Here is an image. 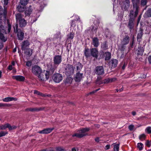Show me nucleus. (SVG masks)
<instances>
[{
  "label": "nucleus",
  "mask_w": 151,
  "mask_h": 151,
  "mask_svg": "<svg viewBox=\"0 0 151 151\" xmlns=\"http://www.w3.org/2000/svg\"><path fill=\"white\" fill-rule=\"evenodd\" d=\"M74 34L72 32L68 34L67 35L68 39H73L74 37Z\"/></svg>",
  "instance_id": "nucleus-33"
},
{
  "label": "nucleus",
  "mask_w": 151,
  "mask_h": 151,
  "mask_svg": "<svg viewBox=\"0 0 151 151\" xmlns=\"http://www.w3.org/2000/svg\"><path fill=\"white\" fill-rule=\"evenodd\" d=\"M16 127L15 126L11 125L8 123H7L4 125L0 126V129H5L6 128H8L9 130H12L16 128Z\"/></svg>",
  "instance_id": "nucleus-12"
},
{
  "label": "nucleus",
  "mask_w": 151,
  "mask_h": 151,
  "mask_svg": "<svg viewBox=\"0 0 151 151\" xmlns=\"http://www.w3.org/2000/svg\"><path fill=\"white\" fill-rule=\"evenodd\" d=\"M72 79L70 77H68L66 79L65 83L66 84H70L72 82Z\"/></svg>",
  "instance_id": "nucleus-35"
},
{
  "label": "nucleus",
  "mask_w": 151,
  "mask_h": 151,
  "mask_svg": "<svg viewBox=\"0 0 151 151\" xmlns=\"http://www.w3.org/2000/svg\"><path fill=\"white\" fill-rule=\"evenodd\" d=\"M3 21L2 19H0V33L7 34L9 33L12 28V25L8 20H7V24L5 27L2 24Z\"/></svg>",
  "instance_id": "nucleus-1"
},
{
  "label": "nucleus",
  "mask_w": 151,
  "mask_h": 151,
  "mask_svg": "<svg viewBox=\"0 0 151 151\" xmlns=\"http://www.w3.org/2000/svg\"><path fill=\"white\" fill-rule=\"evenodd\" d=\"M55 150L56 151H67L61 147H56Z\"/></svg>",
  "instance_id": "nucleus-40"
},
{
  "label": "nucleus",
  "mask_w": 151,
  "mask_h": 151,
  "mask_svg": "<svg viewBox=\"0 0 151 151\" xmlns=\"http://www.w3.org/2000/svg\"><path fill=\"white\" fill-rule=\"evenodd\" d=\"M145 131L148 134H150L151 133V127H147Z\"/></svg>",
  "instance_id": "nucleus-41"
},
{
  "label": "nucleus",
  "mask_w": 151,
  "mask_h": 151,
  "mask_svg": "<svg viewBox=\"0 0 151 151\" xmlns=\"http://www.w3.org/2000/svg\"><path fill=\"white\" fill-rule=\"evenodd\" d=\"M134 20L133 18H130L129 20L128 27L130 29H132L133 27L134 24L133 23Z\"/></svg>",
  "instance_id": "nucleus-22"
},
{
  "label": "nucleus",
  "mask_w": 151,
  "mask_h": 151,
  "mask_svg": "<svg viewBox=\"0 0 151 151\" xmlns=\"http://www.w3.org/2000/svg\"><path fill=\"white\" fill-rule=\"evenodd\" d=\"M13 67L12 65H10L8 66V69L10 70H11L12 69Z\"/></svg>",
  "instance_id": "nucleus-55"
},
{
  "label": "nucleus",
  "mask_w": 151,
  "mask_h": 151,
  "mask_svg": "<svg viewBox=\"0 0 151 151\" xmlns=\"http://www.w3.org/2000/svg\"><path fill=\"white\" fill-rule=\"evenodd\" d=\"M99 89H98L97 90H96L95 91H92V92H90V93H89V94H93V93L95 92H96V91H98V90H99Z\"/></svg>",
  "instance_id": "nucleus-56"
},
{
  "label": "nucleus",
  "mask_w": 151,
  "mask_h": 151,
  "mask_svg": "<svg viewBox=\"0 0 151 151\" xmlns=\"http://www.w3.org/2000/svg\"><path fill=\"white\" fill-rule=\"evenodd\" d=\"M26 110L31 112H34L39 111L40 110V109L37 108H29L26 109Z\"/></svg>",
  "instance_id": "nucleus-27"
},
{
  "label": "nucleus",
  "mask_w": 151,
  "mask_h": 151,
  "mask_svg": "<svg viewBox=\"0 0 151 151\" xmlns=\"http://www.w3.org/2000/svg\"><path fill=\"white\" fill-rule=\"evenodd\" d=\"M42 71V70L40 67L37 65H35L32 67V72L36 76L39 75Z\"/></svg>",
  "instance_id": "nucleus-10"
},
{
  "label": "nucleus",
  "mask_w": 151,
  "mask_h": 151,
  "mask_svg": "<svg viewBox=\"0 0 151 151\" xmlns=\"http://www.w3.org/2000/svg\"><path fill=\"white\" fill-rule=\"evenodd\" d=\"M111 63L112 64V67L115 68L117 65V60L116 59H113L111 60Z\"/></svg>",
  "instance_id": "nucleus-28"
},
{
  "label": "nucleus",
  "mask_w": 151,
  "mask_h": 151,
  "mask_svg": "<svg viewBox=\"0 0 151 151\" xmlns=\"http://www.w3.org/2000/svg\"><path fill=\"white\" fill-rule=\"evenodd\" d=\"M52 78L54 82L57 83H59L62 80L63 76L61 74L57 73L53 75Z\"/></svg>",
  "instance_id": "nucleus-8"
},
{
  "label": "nucleus",
  "mask_w": 151,
  "mask_h": 151,
  "mask_svg": "<svg viewBox=\"0 0 151 151\" xmlns=\"http://www.w3.org/2000/svg\"><path fill=\"white\" fill-rule=\"evenodd\" d=\"M9 0H4V4L5 5H7L9 2Z\"/></svg>",
  "instance_id": "nucleus-52"
},
{
  "label": "nucleus",
  "mask_w": 151,
  "mask_h": 151,
  "mask_svg": "<svg viewBox=\"0 0 151 151\" xmlns=\"http://www.w3.org/2000/svg\"><path fill=\"white\" fill-rule=\"evenodd\" d=\"M76 67L77 71L79 72L82 68V65L80 62H78L77 63Z\"/></svg>",
  "instance_id": "nucleus-30"
},
{
  "label": "nucleus",
  "mask_w": 151,
  "mask_h": 151,
  "mask_svg": "<svg viewBox=\"0 0 151 151\" xmlns=\"http://www.w3.org/2000/svg\"><path fill=\"white\" fill-rule=\"evenodd\" d=\"M11 64H12V65H12H12L14 66V65H15V62L14 61H13L12 62Z\"/></svg>",
  "instance_id": "nucleus-62"
},
{
  "label": "nucleus",
  "mask_w": 151,
  "mask_h": 151,
  "mask_svg": "<svg viewBox=\"0 0 151 151\" xmlns=\"http://www.w3.org/2000/svg\"><path fill=\"white\" fill-rule=\"evenodd\" d=\"M0 39L3 42H5L7 40V38L4 37L3 33H0Z\"/></svg>",
  "instance_id": "nucleus-29"
},
{
  "label": "nucleus",
  "mask_w": 151,
  "mask_h": 151,
  "mask_svg": "<svg viewBox=\"0 0 151 151\" xmlns=\"http://www.w3.org/2000/svg\"><path fill=\"white\" fill-rule=\"evenodd\" d=\"M110 147V145H106L105 147V149L106 150H107L109 149Z\"/></svg>",
  "instance_id": "nucleus-53"
},
{
  "label": "nucleus",
  "mask_w": 151,
  "mask_h": 151,
  "mask_svg": "<svg viewBox=\"0 0 151 151\" xmlns=\"http://www.w3.org/2000/svg\"><path fill=\"white\" fill-rule=\"evenodd\" d=\"M49 72L47 71H44L43 72L41 71L37 76L40 80L44 81L47 80L49 77Z\"/></svg>",
  "instance_id": "nucleus-5"
},
{
  "label": "nucleus",
  "mask_w": 151,
  "mask_h": 151,
  "mask_svg": "<svg viewBox=\"0 0 151 151\" xmlns=\"http://www.w3.org/2000/svg\"><path fill=\"white\" fill-rule=\"evenodd\" d=\"M72 151H76V149L75 148H73L72 149Z\"/></svg>",
  "instance_id": "nucleus-64"
},
{
  "label": "nucleus",
  "mask_w": 151,
  "mask_h": 151,
  "mask_svg": "<svg viewBox=\"0 0 151 151\" xmlns=\"http://www.w3.org/2000/svg\"><path fill=\"white\" fill-rule=\"evenodd\" d=\"M29 45V43L27 40L24 41L22 45H21V49L22 50H24L26 47L28 46Z\"/></svg>",
  "instance_id": "nucleus-19"
},
{
  "label": "nucleus",
  "mask_w": 151,
  "mask_h": 151,
  "mask_svg": "<svg viewBox=\"0 0 151 151\" xmlns=\"http://www.w3.org/2000/svg\"><path fill=\"white\" fill-rule=\"evenodd\" d=\"M7 14L6 9H3L1 6H0V19L4 20H5L6 19V15Z\"/></svg>",
  "instance_id": "nucleus-9"
},
{
  "label": "nucleus",
  "mask_w": 151,
  "mask_h": 151,
  "mask_svg": "<svg viewBox=\"0 0 151 151\" xmlns=\"http://www.w3.org/2000/svg\"><path fill=\"white\" fill-rule=\"evenodd\" d=\"M91 55L93 57L97 58L98 56V51L96 48H92L90 50Z\"/></svg>",
  "instance_id": "nucleus-15"
},
{
  "label": "nucleus",
  "mask_w": 151,
  "mask_h": 151,
  "mask_svg": "<svg viewBox=\"0 0 151 151\" xmlns=\"http://www.w3.org/2000/svg\"><path fill=\"white\" fill-rule=\"evenodd\" d=\"M54 128H47L44 129L41 131H38V133L40 134H47L50 133Z\"/></svg>",
  "instance_id": "nucleus-16"
},
{
  "label": "nucleus",
  "mask_w": 151,
  "mask_h": 151,
  "mask_svg": "<svg viewBox=\"0 0 151 151\" xmlns=\"http://www.w3.org/2000/svg\"><path fill=\"white\" fill-rule=\"evenodd\" d=\"M26 65L28 66H31L32 65V62L30 61H29L26 63Z\"/></svg>",
  "instance_id": "nucleus-50"
},
{
  "label": "nucleus",
  "mask_w": 151,
  "mask_h": 151,
  "mask_svg": "<svg viewBox=\"0 0 151 151\" xmlns=\"http://www.w3.org/2000/svg\"><path fill=\"white\" fill-rule=\"evenodd\" d=\"M145 137L146 136L145 134H143L139 136V139L141 140H143L145 139Z\"/></svg>",
  "instance_id": "nucleus-43"
},
{
  "label": "nucleus",
  "mask_w": 151,
  "mask_h": 151,
  "mask_svg": "<svg viewBox=\"0 0 151 151\" xmlns=\"http://www.w3.org/2000/svg\"><path fill=\"white\" fill-rule=\"evenodd\" d=\"M95 141L97 142H99V137H97L95 139Z\"/></svg>",
  "instance_id": "nucleus-60"
},
{
  "label": "nucleus",
  "mask_w": 151,
  "mask_h": 151,
  "mask_svg": "<svg viewBox=\"0 0 151 151\" xmlns=\"http://www.w3.org/2000/svg\"><path fill=\"white\" fill-rule=\"evenodd\" d=\"M17 9L19 12H20L24 11L25 9V6L21 5H19L17 8Z\"/></svg>",
  "instance_id": "nucleus-24"
},
{
  "label": "nucleus",
  "mask_w": 151,
  "mask_h": 151,
  "mask_svg": "<svg viewBox=\"0 0 151 151\" xmlns=\"http://www.w3.org/2000/svg\"><path fill=\"white\" fill-rule=\"evenodd\" d=\"M119 144H115L114 146V151H119Z\"/></svg>",
  "instance_id": "nucleus-37"
},
{
  "label": "nucleus",
  "mask_w": 151,
  "mask_h": 151,
  "mask_svg": "<svg viewBox=\"0 0 151 151\" xmlns=\"http://www.w3.org/2000/svg\"><path fill=\"white\" fill-rule=\"evenodd\" d=\"M132 1L134 9L135 10L134 12V17H136L138 13L139 7L137 4L139 3V0H132Z\"/></svg>",
  "instance_id": "nucleus-7"
},
{
  "label": "nucleus",
  "mask_w": 151,
  "mask_h": 151,
  "mask_svg": "<svg viewBox=\"0 0 151 151\" xmlns=\"http://www.w3.org/2000/svg\"><path fill=\"white\" fill-rule=\"evenodd\" d=\"M132 114L134 116L136 114V113L135 111H132Z\"/></svg>",
  "instance_id": "nucleus-63"
},
{
  "label": "nucleus",
  "mask_w": 151,
  "mask_h": 151,
  "mask_svg": "<svg viewBox=\"0 0 151 151\" xmlns=\"http://www.w3.org/2000/svg\"><path fill=\"white\" fill-rule=\"evenodd\" d=\"M116 80V78H108L105 80L104 82L106 83H108L114 82Z\"/></svg>",
  "instance_id": "nucleus-25"
},
{
  "label": "nucleus",
  "mask_w": 151,
  "mask_h": 151,
  "mask_svg": "<svg viewBox=\"0 0 151 151\" xmlns=\"http://www.w3.org/2000/svg\"><path fill=\"white\" fill-rule=\"evenodd\" d=\"M89 129V128H83L81 130L78 131L77 133L73 134L72 136L73 137H76L78 138L82 137L87 134L86 132L88 131Z\"/></svg>",
  "instance_id": "nucleus-3"
},
{
  "label": "nucleus",
  "mask_w": 151,
  "mask_h": 151,
  "mask_svg": "<svg viewBox=\"0 0 151 151\" xmlns=\"http://www.w3.org/2000/svg\"><path fill=\"white\" fill-rule=\"evenodd\" d=\"M111 53L109 52H105V60H109L111 58Z\"/></svg>",
  "instance_id": "nucleus-31"
},
{
  "label": "nucleus",
  "mask_w": 151,
  "mask_h": 151,
  "mask_svg": "<svg viewBox=\"0 0 151 151\" xmlns=\"http://www.w3.org/2000/svg\"><path fill=\"white\" fill-rule=\"evenodd\" d=\"M92 42L93 45L95 47H97L99 45V40L96 37H94L93 38Z\"/></svg>",
  "instance_id": "nucleus-21"
},
{
  "label": "nucleus",
  "mask_w": 151,
  "mask_h": 151,
  "mask_svg": "<svg viewBox=\"0 0 151 151\" xmlns=\"http://www.w3.org/2000/svg\"><path fill=\"white\" fill-rule=\"evenodd\" d=\"M143 35V32L142 31H140V32L137 34V40L140 39Z\"/></svg>",
  "instance_id": "nucleus-38"
},
{
  "label": "nucleus",
  "mask_w": 151,
  "mask_h": 151,
  "mask_svg": "<svg viewBox=\"0 0 151 151\" xmlns=\"http://www.w3.org/2000/svg\"><path fill=\"white\" fill-rule=\"evenodd\" d=\"M146 77V75L145 74H143L142 76H141L142 78H145Z\"/></svg>",
  "instance_id": "nucleus-61"
},
{
  "label": "nucleus",
  "mask_w": 151,
  "mask_h": 151,
  "mask_svg": "<svg viewBox=\"0 0 151 151\" xmlns=\"http://www.w3.org/2000/svg\"><path fill=\"white\" fill-rule=\"evenodd\" d=\"M144 51V48L142 47H139L137 49V53L138 55H142Z\"/></svg>",
  "instance_id": "nucleus-23"
},
{
  "label": "nucleus",
  "mask_w": 151,
  "mask_h": 151,
  "mask_svg": "<svg viewBox=\"0 0 151 151\" xmlns=\"http://www.w3.org/2000/svg\"><path fill=\"white\" fill-rule=\"evenodd\" d=\"M130 131H132L134 130V126L133 125H130L128 127Z\"/></svg>",
  "instance_id": "nucleus-47"
},
{
  "label": "nucleus",
  "mask_w": 151,
  "mask_h": 151,
  "mask_svg": "<svg viewBox=\"0 0 151 151\" xmlns=\"http://www.w3.org/2000/svg\"><path fill=\"white\" fill-rule=\"evenodd\" d=\"M25 53L29 56H30L32 53V50L30 49H28L26 52H25Z\"/></svg>",
  "instance_id": "nucleus-34"
},
{
  "label": "nucleus",
  "mask_w": 151,
  "mask_h": 151,
  "mask_svg": "<svg viewBox=\"0 0 151 151\" xmlns=\"http://www.w3.org/2000/svg\"><path fill=\"white\" fill-rule=\"evenodd\" d=\"M11 106V105L10 104H6L4 103H0V107H7Z\"/></svg>",
  "instance_id": "nucleus-44"
},
{
  "label": "nucleus",
  "mask_w": 151,
  "mask_h": 151,
  "mask_svg": "<svg viewBox=\"0 0 151 151\" xmlns=\"http://www.w3.org/2000/svg\"><path fill=\"white\" fill-rule=\"evenodd\" d=\"M32 10L31 9L29 8L25 12V14L26 16H28L31 13Z\"/></svg>",
  "instance_id": "nucleus-36"
},
{
  "label": "nucleus",
  "mask_w": 151,
  "mask_h": 151,
  "mask_svg": "<svg viewBox=\"0 0 151 151\" xmlns=\"http://www.w3.org/2000/svg\"><path fill=\"white\" fill-rule=\"evenodd\" d=\"M142 146L143 144L141 143H139L137 144V147L140 150L142 149Z\"/></svg>",
  "instance_id": "nucleus-42"
},
{
  "label": "nucleus",
  "mask_w": 151,
  "mask_h": 151,
  "mask_svg": "<svg viewBox=\"0 0 151 151\" xmlns=\"http://www.w3.org/2000/svg\"><path fill=\"white\" fill-rule=\"evenodd\" d=\"M146 145L148 147H150L151 145V142L149 140H147L145 143Z\"/></svg>",
  "instance_id": "nucleus-46"
},
{
  "label": "nucleus",
  "mask_w": 151,
  "mask_h": 151,
  "mask_svg": "<svg viewBox=\"0 0 151 151\" xmlns=\"http://www.w3.org/2000/svg\"><path fill=\"white\" fill-rule=\"evenodd\" d=\"M148 60L149 63L151 64V55L148 56Z\"/></svg>",
  "instance_id": "nucleus-54"
},
{
  "label": "nucleus",
  "mask_w": 151,
  "mask_h": 151,
  "mask_svg": "<svg viewBox=\"0 0 151 151\" xmlns=\"http://www.w3.org/2000/svg\"><path fill=\"white\" fill-rule=\"evenodd\" d=\"M91 30H92L93 32L96 33V32L97 30V28L96 27H92L91 28Z\"/></svg>",
  "instance_id": "nucleus-49"
},
{
  "label": "nucleus",
  "mask_w": 151,
  "mask_h": 151,
  "mask_svg": "<svg viewBox=\"0 0 151 151\" xmlns=\"http://www.w3.org/2000/svg\"><path fill=\"white\" fill-rule=\"evenodd\" d=\"M16 100H17V99L16 98L12 97H7L2 99V101H3L6 102Z\"/></svg>",
  "instance_id": "nucleus-20"
},
{
  "label": "nucleus",
  "mask_w": 151,
  "mask_h": 151,
  "mask_svg": "<svg viewBox=\"0 0 151 151\" xmlns=\"http://www.w3.org/2000/svg\"><path fill=\"white\" fill-rule=\"evenodd\" d=\"M141 3L142 5L145 6L147 4V0H142Z\"/></svg>",
  "instance_id": "nucleus-48"
},
{
  "label": "nucleus",
  "mask_w": 151,
  "mask_h": 151,
  "mask_svg": "<svg viewBox=\"0 0 151 151\" xmlns=\"http://www.w3.org/2000/svg\"><path fill=\"white\" fill-rule=\"evenodd\" d=\"M129 37L128 36H125V37L123 38L121 43L122 45H126L129 42Z\"/></svg>",
  "instance_id": "nucleus-18"
},
{
  "label": "nucleus",
  "mask_w": 151,
  "mask_h": 151,
  "mask_svg": "<svg viewBox=\"0 0 151 151\" xmlns=\"http://www.w3.org/2000/svg\"><path fill=\"white\" fill-rule=\"evenodd\" d=\"M144 16L145 17H151V9H148L147 11L145 13Z\"/></svg>",
  "instance_id": "nucleus-26"
},
{
  "label": "nucleus",
  "mask_w": 151,
  "mask_h": 151,
  "mask_svg": "<svg viewBox=\"0 0 151 151\" xmlns=\"http://www.w3.org/2000/svg\"><path fill=\"white\" fill-rule=\"evenodd\" d=\"M34 93L37 94L38 95H40V92L37 91L35 90L34 91Z\"/></svg>",
  "instance_id": "nucleus-59"
},
{
  "label": "nucleus",
  "mask_w": 151,
  "mask_h": 151,
  "mask_svg": "<svg viewBox=\"0 0 151 151\" xmlns=\"http://www.w3.org/2000/svg\"><path fill=\"white\" fill-rule=\"evenodd\" d=\"M74 68L73 66L71 65L68 64L65 69V74L67 76L72 75L74 73Z\"/></svg>",
  "instance_id": "nucleus-6"
},
{
  "label": "nucleus",
  "mask_w": 151,
  "mask_h": 151,
  "mask_svg": "<svg viewBox=\"0 0 151 151\" xmlns=\"http://www.w3.org/2000/svg\"><path fill=\"white\" fill-rule=\"evenodd\" d=\"M7 133L6 132H4L3 131H1L0 132V137H1L3 136H4L7 134Z\"/></svg>",
  "instance_id": "nucleus-45"
},
{
  "label": "nucleus",
  "mask_w": 151,
  "mask_h": 151,
  "mask_svg": "<svg viewBox=\"0 0 151 151\" xmlns=\"http://www.w3.org/2000/svg\"><path fill=\"white\" fill-rule=\"evenodd\" d=\"M29 0H20V2L21 5L26 6L28 3Z\"/></svg>",
  "instance_id": "nucleus-32"
},
{
  "label": "nucleus",
  "mask_w": 151,
  "mask_h": 151,
  "mask_svg": "<svg viewBox=\"0 0 151 151\" xmlns=\"http://www.w3.org/2000/svg\"><path fill=\"white\" fill-rule=\"evenodd\" d=\"M141 18V16L140 15L139 16L137 19V24H138L140 21Z\"/></svg>",
  "instance_id": "nucleus-58"
},
{
  "label": "nucleus",
  "mask_w": 151,
  "mask_h": 151,
  "mask_svg": "<svg viewBox=\"0 0 151 151\" xmlns=\"http://www.w3.org/2000/svg\"><path fill=\"white\" fill-rule=\"evenodd\" d=\"M133 14L134 12L133 11H131L130 12V13L129 14V16L130 17V18H133Z\"/></svg>",
  "instance_id": "nucleus-51"
},
{
  "label": "nucleus",
  "mask_w": 151,
  "mask_h": 151,
  "mask_svg": "<svg viewBox=\"0 0 151 151\" xmlns=\"http://www.w3.org/2000/svg\"><path fill=\"white\" fill-rule=\"evenodd\" d=\"M83 73H80L79 72H77L74 77V79L76 82H79L83 78Z\"/></svg>",
  "instance_id": "nucleus-14"
},
{
  "label": "nucleus",
  "mask_w": 151,
  "mask_h": 151,
  "mask_svg": "<svg viewBox=\"0 0 151 151\" xmlns=\"http://www.w3.org/2000/svg\"><path fill=\"white\" fill-rule=\"evenodd\" d=\"M15 16L16 22L18 23L20 27H23L26 25L27 22L23 18V16L20 13L16 14Z\"/></svg>",
  "instance_id": "nucleus-2"
},
{
  "label": "nucleus",
  "mask_w": 151,
  "mask_h": 151,
  "mask_svg": "<svg viewBox=\"0 0 151 151\" xmlns=\"http://www.w3.org/2000/svg\"><path fill=\"white\" fill-rule=\"evenodd\" d=\"M3 47V44L2 43L0 42V49H1Z\"/></svg>",
  "instance_id": "nucleus-57"
},
{
  "label": "nucleus",
  "mask_w": 151,
  "mask_h": 151,
  "mask_svg": "<svg viewBox=\"0 0 151 151\" xmlns=\"http://www.w3.org/2000/svg\"><path fill=\"white\" fill-rule=\"evenodd\" d=\"M15 26L16 27V30L17 32V36L18 39L21 40H22L24 37V33L21 30L18 31L17 28L18 27L17 24H16Z\"/></svg>",
  "instance_id": "nucleus-13"
},
{
  "label": "nucleus",
  "mask_w": 151,
  "mask_h": 151,
  "mask_svg": "<svg viewBox=\"0 0 151 151\" xmlns=\"http://www.w3.org/2000/svg\"><path fill=\"white\" fill-rule=\"evenodd\" d=\"M61 61L62 57L61 55H56L54 56L53 58L54 68L52 69V71H54L56 68Z\"/></svg>",
  "instance_id": "nucleus-4"
},
{
  "label": "nucleus",
  "mask_w": 151,
  "mask_h": 151,
  "mask_svg": "<svg viewBox=\"0 0 151 151\" xmlns=\"http://www.w3.org/2000/svg\"><path fill=\"white\" fill-rule=\"evenodd\" d=\"M95 73L97 75H101L104 74V71L102 66H98L95 69Z\"/></svg>",
  "instance_id": "nucleus-11"
},
{
  "label": "nucleus",
  "mask_w": 151,
  "mask_h": 151,
  "mask_svg": "<svg viewBox=\"0 0 151 151\" xmlns=\"http://www.w3.org/2000/svg\"><path fill=\"white\" fill-rule=\"evenodd\" d=\"M13 79L19 81H24L25 78L23 76L20 75L14 76H12Z\"/></svg>",
  "instance_id": "nucleus-17"
},
{
  "label": "nucleus",
  "mask_w": 151,
  "mask_h": 151,
  "mask_svg": "<svg viewBox=\"0 0 151 151\" xmlns=\"http://www.w3.org/2000/svg\"><path fill=\"white\" fill-rule=\"evenodd\" d=\"M84 54L86 57H88L90 56V54L89 53V50L88 49H85Z\"/></svg>",
  "instance_id": "nucleus-39"
}]
</instances>
